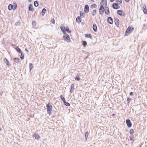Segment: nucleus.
I'll return each mask as SVG.
<instances>
[{"label": "nucleus", "mask_w": 147, "mask_h": 147, "mask_svg": "<svg viewBox=\"0 0 147 147\" xmlns=\"http://www.w3.org/2000/svg\"><path fill=\"white\" fill-rule=\"evenodd\" d=\"M46 106L47 113L49 115H51L52 112L53 106L50 103H49L46 104Z\"/></svg>", "instance_id": "f257e3e1"}, {"label": "nucleus", "mask_w": 147, "mask_h": 147, "mask_svg": "<svg viewBox=\"0 0 147 147\" xmlns=\"http://www.w3.org/2000/svg\"><path fill=\"white\" fill-rule=\"evenodd\" d=\"M134 28L132 26H129L126 29L125 33V36H128L134 30Z\"/></svg>", "instance_id": "f03ea898"}, {"label": "nucleus", "mask_w": 147, "mask_h": 147, "mask_svg": "<svg viewBox=\"0 0 147 147\" xmlns=\"http://www.w3.org/2000/svg\"><path fill=\"white\" fill-rule=\"evenodd\" d=\"M13 5L11 4H9L8 7L9 10L11 11L12 9L15 10L17 9V4L15 1H13Z\"/></svg>", "instance_id": "7ed1b4c3"}, {"label": "nucleus", "mask_w": 147, "mask_h": 147, "mask_svg": "<svg viewBox=\"0 0 147 147\" xmlns=\"http://www.w3.org/2000/svg\"><path fill=\"white\" fill-rule=\"evenodd\" d=\"M105 11L104 6H100L99 9V12L100 15L102 16Z\"/></svg>", "instance_id": "20e7f679"}, {"label": "nucleus", "mask_w": 147, "mask_h": 147, "mask_svg": "<svg viewBox=\"0 0 147 147\" xmlns=\"http://www.w3.org/2000/svg\"><path fill=\"white\" fill-rule=\"evenodd\" d=\"M63 38L64 40L67 42H69L71 41L70 36L68 34L66 36H63Z\"/></svg>", "instance_id": "39448f33"}, {"label": "nucleus", "mask_w": 147, "mask_h": 147, "mask_svg": "<svg viewBox=\"0 0 147 147\" xmlns=\"http://www.w3.org/2000/svg\"><path fill=\"white\" fill-rule=\"evenodd\" d=\"M112 7L114 9H118L120 8L119 5L117 3H114L112 5Z\"/></svg>", "instance_id": "423d86ee"}, {"label": "nucleus", "mask_w": 147, "mask_h": 147, "mask_svg": "<svg viewBox=\"0 0 147 147\" xmlns=\"http://www.w3.org/2000/svg\"><path fill=\"white\" fill-rule=\"evenodd\" d=\"M117 13L120 16H125V13L122 10H119L117 11Z\"/></svg>", "instance_id": "0eeeda50"}, {"label": "nucleus", "mask_w": 147, "mask_h": 147, "mask_svg": "<svg viewBox=\"0 0 147 147\" xmlns=\"http://www.w3.org/2000/svg\"><path fill=\"white\" fill-rule=\"evenodd\" d=\"M126 122L127 126L128 127L130 128L131 127L132 123L129 119H126Z\"/></svg>", "instance_id": "6e6552de"}, {"label": "nucleus", "mask_w": 147, "mask_h": 147, "mask_svg": "<svg viewBox=\"0 0 147 147\" xmlns=\"http://www.w3.org/2000/svg\"><path fill=\"white\" fill-rule=\"evenodd\" d=\"M13 46L14 48L19 53H20L22 52L21 50L19 47H18L16 46L15 45L13 44Z\"/></svg>", "instance_id": "1a4fd4ad"}, {"label": "nucleus", "mask_w": 147, "mask_h": 147, "mask_svg": "<svg viewBox=\"0 0 147 147\" xmlns=\"http://www.w3.org/2000/svg\"><path fill=\"white\" fill-rule=\"evenodd\" d=\"M142 10L144 13L146 14L147 13V9L146 5L145 4L142 5Z\"/></svg>", "instance_id": "9d476101"}, {"label": "nucleus", "mask_w": 147, "mask_h": 147, "mask_svg": "<svg viewBox=\"0 0 147 147\" xmlns=\"http://www.w3.org/2000/svg\"><path fill=\"white\" fill-rule=\"evenodd\" d=\"M107 22L110 24H112L113 23L112 18L111 17H108L107 19Z\"/></svg>", "instance_id": "9b49d317"}, {"label": "nucleus", "mask_w": 147, "mask_h": 147, "mask_svg": "<svg viewBox=\"0 0 147 147\" xmlns=\"http://www.w3.org/2000/svg\"><path fill=\"white\" fill-rule=\"evenodd\" d=\"M114 22L115 25L117 27H119V26L120 21L117 18H114Z\"/></svg>", "instance_id": "f8f14e48"}, {"label": "nucleus", "mask_w": 147, "mask_h": 147, "mask_svg": "<svg viewBox=\"0 0 147 147\" xmlns=\"http://www.w3.org/2000/svg\"><path fill=\"white\" fill-rule=\"evenodd\" d=\"M105 11H104L105 13L107 15H109L110 13V12L109 7H105Z\"/></svg>", "instance_id": "ddd939ff"}, {"label": "nucleus", "mask_w": 147, "mask_h": 147, "mask_svg": "<svg viewBox=\"0 0 147 147\" xmlns=\"http://www.w3.org/2000/svg\"><path fill=\"white\" fill-rule=\"evenodd\" d=\"M63 25H62L60 26V28L61 31L63 32V33L64 34L63 36H66L68 34L66 33V31L63 28Z\"/></svg>", "instance_id": "4468645a"}, {"label": "nucleus", "mask_w": 147, "mask_h": 147, "mask_svg": "<svg viewBox=\"0 0 147 147\" xmlns=\"http://www.w3.org/2000/svg\"><path fill=\"white\" fill-rule=\"evenodd\" d=\"M84 11L86 13L88 12L89 11V7L88 5H86L84 6Z\"/></svg>", "instance_id": "2eb2a0df"}, {"label": "nucleus", "mask_w": 147, "mask_h": 147, "mask_svg": "<svg viewBox=\"0 0 147 147\" xmlns=\"http://www.w3.org/2000/svg\"><path fill=\"white\" fill-rule=\"evenodd\" d=\"M63 28L68 33H70L71 32V30L69 29V27L68 26L65 27L63 25Z\"/></svg>", "instance_id": "dca6fc26"}, {"label": "nucleus", "mask_w": 147, "mask_h": 147, "mask_svg": "<svg viewBox=\"0 0 147 147\" xmlns=\"http://www.w3.org/2000/svg\"><path fill=\"white\" fill-rule=\"evenodd\" d=\"M33 136L35 138V139L37 140H38L40 138V137L39 135L36 133L34 134L33 135Z\"/></svg>", "instance_id": "f3484780"}, {"label": "nucleus", "mask_w": 147, "mask_h": 147, "mask_svg": "<svg viewBox=\"0 0 147 147\" xmlns=\"http://www.w3.org/2000/svg\"><path fill=\"white\" fill-rule=\"evenodd\" d=\"M85 36L86 38H89L90 39H92V35L90 34H85Z\"/></svg>", "instance_id": "a211bd4d"}, {"label": "nucleus", "mask_w": 147, "mask_h": 147, "mask_svg": "<svg viewBox=\"0 0 147 147\" xmlns=\"http://www.w3.org/2000/svg\"><path fill=\"white\" fill-rule=\"evenodd\" d=\"M4 61L5 62L6 64L8 66H10L11 65V64L9 63V62L8 60L6 58H5L4 59Z\"/></svg>", "instance_id": "6ab92c4d"}, {"label": "nucleus", "mask_w": 147, "mask_h": 147, "mask_svg": "<svg viewBox=\"0 0 147 147\" xmlns=\"http://www.w3.org/2000/svg\"><path fill=\"white\" fill-rule=\"evenodd\" d=\"M76 22L77 23H80L82 21V19L79 16H78L76 18Z\"/></svg>", "instance_id": "aec40b11"}, {"label": "nucleus", "mask_w": 147, "mask_h": 147, "mask_svg": "<svg viewBox=\"0 0 147 147\" xmlns=\"http://www.w3.org/2000/svg\"><path fill=\"white\" fill-rule=\"evenodd\" d=\"M28 9L30 11H33L34 8L33 7V5L32 4H30L28 7Z\"/></svg>", "instance_id": "412c9836"}, {"label": "nucleus", "mask_w": 147, "mask_h": 147, "mask_svg": "<svg viewBox=\"0 0 147 147\" xmlns=\"http://www.w3.org/2000/svg\"><path fill=\"white\" fill-rule=\"evenodd\" d=\"M92 28L94 31L95 32H96L97 31V26L96 25L94 24L93 25Z\"/></svg>", "instance_id": "4be33fe9"}, {"label": "nucleus", "mask_w": 147, "mask_h": 147, "mask_svg": "<svg viewBox=\"0 0 147 147\" xmlns=\"http://www.w3.org/2000/svg\"><path fill=\"white\" fill-rule=\"evenodd\" d=\"M74 84H72L71 85L70 87V92L71 93L73 91L74 89Z\"/></svg>", "instance_id": "5701e85b"}, {"label": "nucleus", "mask_w": 147, "mask_h": 147, "mask_svg": "<svg viewBox=\"0 0 147 147\" xmlns=\"http://www.w3.org/2000/svg\"><path fill=\"white\" fill-rule=\"evenodd\" d=\"M47 12V10L45 8H43L42 10L41 14L42 16H44Z\"/></svg>", "instance_id": "b1692460"}, {"label": "nucleus", "mask_w": 147, "mask_h": 147, "mask_svg": "<svg viewBox=\"0 0 147 147\" xmlns=\"http://www.w3.org/2000/svg\"><path fill=\"white\" fill-rule=\"evenodd\" d=\"M29 68L30 69V72L31 70L34 67L32 63H30L29 64Z\"/></svg>", "instance_id": "393cba45"}, {"label": "nucleus", "mask_w": 147, "mask_h": 147, "mask_svg": "<svg viewBox=\"0 0 147 147\" xmlns=\"http://www.w3.org/2000/svg\"><path fill=\"white\" fill-rule=\"evenodd\" d=\"M80 17L81 18H84L85 17V14L82 11H81L80 12Z\"/></svg>", "instance_id": "a878e982"}, {"label": "nucleus", "mask_w": 147, "mask_h": 147, "mask_svg": "<svg viewBox=\"0 0 147 147\" xmlns=\"http://www.w3.org/2000/svg\"><path fill=\"white\" fill-rule=\"evenodd\" d=\"M14 61L16 63H18L20 61V59L18 58L15 57L13 59Z\"/></svg>", "instance_id": "bb28decb"}, {"label": "nucleus", "mask_w": 147, "mask_h": 147, "mask_svg": "<svg viewBox=\"0 0 147 147\" xmlns=\"http://www.w3.org/2000/svg\"><path fill=\"white\" fill-rule=\"evenodd\" d=\"M89 133L88 131H86L85 134V141L86 142L89 135Z\"/></svg>", "instance_id": "cd10ccee"}, {"label": "nucleus", "mask_w": 147, "mask_h": 147, "mask_svg": "<svg viewBox=\"0 0 147 147\" xmlns=\"http://www.w3.org/2000/svg\"><path fill=\"white\" fill-rule=\"evenodd\" d=\"M87 45V42L85 40L82 41V45L85 47Z\"/></svg>", "instance_id": "c85d7f7f"}, {"label": "nucleus", "mask_w": 147, "mask_h": 147, "mask_svg": "<svg viewBox=\"0 0 147 147\" xmlns=\"http://www.w3.org/2000/svg\"><path fill=\"white\" fill-rule=\"evenodd\" d=\"M34 4L35 7H37L39 5L38 2L37 1H34Z\"/></svg>", "instance_id": "c756f323"}, {"label": "nucleus", "mask_w": 147, "mask_h": 147, "mask_svg": "<svg viewBox=\"0 0 147 147\" xmlns=\"http://www.w3.org/2000/svg\"><path fill=\"white\" fill-rule=\"evenodd\" d=\"M75 79L76 80L78 81H79L81 80L80 78V77L78 75H77L76 76V77Z\"/></svg>", "instance_id": "7c9ffc66"}, {"label": "nucleus", "mask_w": 147, "mask_h": 147, "mask_svg": "<svg viewBox=\"0 0 147 147\" xmlns=\"http://www.w3.org/2000/svg\"><path fill=\"white\" fill-rule=\"evenodd\" d=\"M64 105L67 106H69L70 105V104L66 101V100L63 102Z\"/></svg>", "instance_id": "2f4dec72"}, {"label": "nucleus", "mask_w": 147, "mask_h": 147, "mask_svg": "<svg viewBox=\"0 0 147 147\" xmlns=\"http://www.w3.org/2000/svg\"><path fill=\"white\" fill-rule=\"evenodd\" d=\"M21 55H20V57L21 60H23L24 59V55L23 53H20Z\"/></svg>", "instance_id": "473e14b6"}, {"label": "nucleus", "mask_w": 147, "mask_h": 147, "mask_svg": "<svg viewBox=\"0 0 147 147\" xmlns=\"http://www.w3.org/2000/svg\"><path fill=\"white\" fill-rule=\"evenodd\" d=\"M130 134L131 135H132L134 133V131L133 129H131L129 131Z\"/></svg>", "instance_id": "72a5a7b5"}, {"label": "nucleus", "mask_w": 147, "mask_h": 147, "mask_svg": "<svg viewBox=\"0 0 147 147\" xmlns=\"http://www.w3.org/2000/svg\"><path fill=\"white\" fill-rule=\"evenodd\" d=\"M60 97L63 102L66 100L65 98L63 96L62 94H61L60 95Z\"/></svg>", "instance_id": "f704fd0d"}, {"label": "nucleus", "mask_w": 147, "mask_h": 147, "mask_svg": "<svg viewBox=\"0 0 147 147\" xmlns=\"http://www.w3.org/2000/svg\"><path fill=\"white\" fill-rule=\"evenodd\" d=\"M90 7L92 8H96L97 7V5L96 4H94L92 5Z\"/></svg>", "instance_id": "c9c22d12"}, {"label": "nucleus", "mask_w": 147, "mask_h": 147, "mask_svg": "<svg viewBox=\"0 0 147 147\" xmlns=\"http://www.w3.org/2000/svg\"><path fill=\"white\" fill-rule=\"evenodd\" d=\"M116 2L119 5H120L122 4V1L121 0H116Z\"/></svg>", "instance_id": "e433bc0d"}, {"label": "nucleus", "mask_w": 147, "mask_h": 147, "mask_svg": "<svg viewBox=\"0 0 147 147\" xmlns=\"http://www.w3.org/2000/svg\"><path fill=\"white\" fill-rule=\"evenodd\" d=\"M36 22L35 21H32V25L33 27H34L36 25Z\"/></svg>", "instance_id": "4c0bfd02"}, {"label": "nucleus", "mask_w": 147, "mask_h": 147, "mask_svg": "<svg viewBox=\"0 0 147 147\" xmlns=\"http://www.w3.org/2000/svg\"><path fill=\"white\" fill-rule=\"evenodd\" d=\"M131 98H129V97H127V105H129L130 102V100H131Z\"/></svg>", "instance_id": "58836bf2"}, {"label": "nucleus", "mask_w": 147, "mask_h": 147, "mask_svg": "<svg viewBox=\"0 0 147 147\" xmlns=\"http://www.w3.org/2000/svg\"><path fill=\"white\" fill-rule=\"evenodd\" d=\"M96 13V9L93 10L92 13V16H94V15Z\"/></svg>", "instance_id": "ea45409f"}, {"label": "nucleus", "mask_w": 147, "mask_h": 147, "mask_svg": "<svg viewBox=\"0 0 147 147\" xmlns=\"http://www.w3.org/2000/svg\"><path fill=\"white\" fill-rule=\"evenodd\" d=\"M20 23L19 22H16L15 24V25L16 26H20Z\"/></svg>", "instance_id": "a19ab883"}, {"label": "nucleus", "mask_w": 147, "mask_h": 147, "mask_svg": "<svg viewBox=\"0 0 147 147\" xmlns=\"http://www.w3.org/2000/svg\"><path fill=\"white\" fill-rule=\"evenodd\" d=\"M129 140L131 141H132V143H133L134 140V139H133V138H132V137H131V136H130L129 137Z\"/></svg>", "instance_id": "79ce46f5"}, {"label": "nucleus", "mask_w": 147, "mask_h": 147, "mask_svg": "<svg viewBox=\"0 0 147 147\" xmlns=\"http://www.w3.org/2000/svg\"><path fill=\"white\" fill-rule=\"evenodd\" d=\"M102 1L100 3V6H104V0H101Z\"/></svg>", "instance_id": "37998d69"}, {"label": "nucleus", "mask_w": 147, "mask_h": 147, "mask_svg": "<svg viewBox=\"0 0 147 147\" xmlns=\"http://www.w3.org/2000/svg\"><path fill=\"white\" fill-rule=\"evenodd\" d=\"M104 5H105V7H107V0H104Z\"/></svg>", "instance_id": "c03bdc74"}, {"label": "nucleus", "mask_w": 147, "mask_h": 147, "mask_svg": "<svg viewBox=\"0 0 147 147\" xmlns=\"http://www.w3.org/2000/svg\"><path fill=\"white\" fill-rule=\"evenodd\" d=\"M51 22L53 24H55V20L54 18L52 19L51 20Z\"/></svg>", "instance_id": "a18cd8bd"}, {"label": "nucleus", "mask_w": 147, "mask_h": 147, "mask_svg": "<svg viewBox=\"0 0 147 147\" xmlns=\"http://www.w3.org/2000/svg\"><path fill=\"white\" fill-rule=\"evenodd\" d=\"M134 94L133 92H130L129 93V95L131 96H133L134 95Z\"/></svg>", "instance_id": "49530a36"}, {"label": "nucleus", "mask_w": 147, "mask_h": 147, "mask_svg": "<svg viewBox=\"0 0 147 147\" xmlns=\"http://www.w3.org/2000/svg\"><path fill=\"white\" fill-rule=\"evenodd\" d=\"M90 55V54L89 53H88V55L87 56H86L85 58L84 59H87L88 58V57Z\"/></svg>", "instance_id": "de8ad7c7"}, {"label": "nucleus", "mask_w": 147, "mask_h": 147, "mask_svg": "<svg viewBox=\"0 0 147 147\" xmlns=\"http://www.w3.org/2000/svg\"><path fill=\"white\" fill-rule=\"evenodd\" d=\"M53 111L54 112H55V114L53 116V117L54 118H55V117H56L55 113H56V111Z\"/></svg>", "instance_id": "09e8293b"}, {"label": "nucleus", "mask_w": 147, "mask_h": 147, "mask_svg": "<svg viewBox=\"0 0 147 147\" xmlns=\"http://www.w3.org/2000/svg\"><path fill=\"white\" fill-rule=\"evenodd\" d=\"M25 51H27V52H29V51H28V49H27V48H25Z\"/></svg>", "instance_id": "8fccbe9b"}, {"label": "nucleus", "mask_w": 147, "mask_h": 147, "mask_svg": "<svg viewBox=\"0 0 147 147\" xmlns=\"http://www.w3.org/2000/svg\"><path fill=\"white\" fill-rule=\"evenodd\" d=\"M125 1L127 2H128L130 1V0H125Z\"/></svg>", "instance_id": "3c124183"}, {"label": "nucleus", "mask_w": 147, "mask_h": 147, "mask_svg": "<svg viewBox=\"0 0 147 147\" xmlns=\"http://www.w3.org/2000/svg\"><path fill=\"white\" fill-rule=\"evenodd\" d=\"M115 114H114V113H113V114H112V116H113V117H114V116H115Z\"/></svg>", "instance_id": "603ef678"}, {"label": "nucleus", "mask_w": 147, "mask_h": 147, "mask_svg": "<svg viewBox=\"0 0 147 147\" xmlns=\"http://www.w3.org/2000/svg\"><path fill=\"white\" fill-rule=\"evenodd\" d=\"M84 24V22H81V24L82 25Z\"/></svg>", "instance_id": "864d4df0"}, {"label": "nucleus", "mask_w": 147, "mask_h": 147, "mask_svg": "<svg viewBox=\"0 0 147 147\" xmlns=\"http://www.w3.org/2000/svg\"><path fill=\"white\" fill-rule=\"evenodd\" d=\"M115 0H110V1L111 2H113Z\"/></svg>", "instance_id": "5fc2aeb1"}, {"label": "nucleus", "mask_w": 147, "mask_h": 147, "mask_svg": "<svg viewBox=\"0 0 147 147\" xmlns=\"http://www.w3.org/2000/svg\"><path fill=\"white\" fill-rule=\"evenodd\" d=\"M32 0H28V1L30 2H31L32 1Z\"/></svg>", "instance_id": "6e6d98bb"}, {"label": "nucleus", "mask_w": 147, "mask_h": 147, "mask_svg": "<svg viewBox=\"0 0 147 147\" xmlns=\"http://www.w3.org/2000/svg\"><path fill=\"white\" fill-rule=\"evenodd\" d=\"M85 53H88H88H89L88 52H87V51H86L85 52Z\"/></svg>", "instance_id": "4d7b16f0"}, {"label": "nucleus", "mask_w": 147, "mask_h": 147, "mask_svg": "<svg viewBox=\"0 0 147 147\" xmlns=\"http://www.w3.org/2000/svg\"><path fill=\"white\" fill-rule=\"evenodd\" d=\"M131 137H132V138H133V139H134V136L132 135V136H131Z\"/></svg>", "instance_id": "13d9d810"}, {"label": "nucleus", "mask_w": 147, "mask_h": 147, "mask_svg": "<svg viewBox=\"0 0 147 147\" xmlns=\"http://www.w3.org/2000/svg\"><path fill=\"white\" fill-rule=\"evenodd\" d=\"M2 129L1 127H0V131L2 130Z\"/></svg>", "instance_id": "bf43d9fd"}, {"label": "nucleus", "mask_w": 147, "mask_h": 147, "mask_svg": "<svg viewBox=\"0 0 147 147\" xmlns=\"http://www.w3.org/2000/svg\"><path fill=\"white\" fill-rule=\"evenodd\" d=\"M90 1H92V2H94V0H90Z\"/></svg>", "instance_id": "052dcab7"}, {"label": "nucleus", "mask_w": 147, "mask_h": 147, "mask_svg": "<svg viewBox=\"0 0 147 147\" xmlns=\"http://www.w3.org/2000/svg\"><path fill=\"white\" fill-rule=\"evenodd\" d=\"M59 114L58 115H57V116H59Z\"/></svg>", "instance_id": "680f3d73"}]
</instances>
